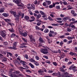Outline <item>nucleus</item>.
<instances>
[{
	"label": "nucleus",
	"instance_id": "nucleus-1",
	"mask_svg": "<svg viewBox=\"0 0 77 77\" xmlns=\"http://www.w3.org/2000/svg\"><path fill=\"white\" fill-rule=\"evenodd\" d=\"M45 48H44L43 49H42L40 50V52L43 53V54H47L48 53H49L48 52V50H49V48L48 47H45Z\"/></svg>",
	"mask_w": 77,
	"mask_h": 77
},
{
	"label": "nucleus",
	"instance_id": "nucleus-2",
	"mask_svg": "<svg viewBox=\"0 0 77 77\" xmlns=\"http://www.w3.org/2000/svg\"><path fill=\"white\" fill-rule=\"evenodd\" d=\"M13 2L14 3H15L16 4H18L17 5L19 7H23V6H24L23 4L20 2L19 0H13Z\"/></svg>",
	"mask_w": 77,
	"mask_h": 77
},
{
	"label": "nucleus",
	"instance_id": "nucleus-3",
	"mask_svg": "<svg viewBox=\"0 0 77 77\" xmlns=\"http://www.w3.org/2000/svg\"><path fill=\"white\" fill-rule=\"evenodd\" d=\"M1 36L3 38H6V31L5 30H2L1 32Z\"/></svg>",
	"mask_w": 77,
	"mask_h": 77
},
{
	"label": "nucleus",
	"instance_id": "nucleus-4",
	"mask_svg": "<svg viewBox=\"0 0 77 77\" xmlns=\"http://www.w3.org/2000/svg\"><path fill=\"white\" fill-rule=\"evenodd\" d=\"M17 42H14L13 44V47H8V48L9 49H12L13 50H16V47H17Z\"/></svg>",
	"mask_w": 77,
	"mask_h": 77
},
{
	"label": "nucleus",
	"instance_id": "nucleus-5",
	"mask_svg": "<svg viewBox=\"0 0 77 77\" xmlns=\"http://www.w3.org/2000/svg\"><path fill=\"white\" fill-rule=\"evenodd\" d=\"M61 76L62 77H72V76L69 75V74L67 72L63 73Z\"/></svg>",
	"mask_w": 77,
	"mask_h": 77
},
{
	"label": "nucleus",
	"instance_id": "nucleus-6",
	"mask_svg": "<svg viewBox=\"0 0 77 77\" xmlns=\"http://www.w3.org/2000/svg\"><path fill=\"white\" fill-rule=\"evenodd\" d=\"M21 11H19L17 14V17L16 18V20L17 21H18L19 19V17H21Z\"/></svg>",
	"mask_w": 77,
	"mask_h": 77
},
{
	"label": "nucleus",
	"instance_id": "nucleus-7",
	"mask_svg": "<svg viewBox=\"0 0 77 77\" xmlns=\"http://www.w3.org/2000/svg\"><path fill=\"white\" fill-rule=\"evenodd\" d=\"M10 13L11 14H13L14 17H17V14H16V12H15L12 10H11L10 11Z\"/></svg>",
	"mask_w": 77,
	"mask_h": 77
},
{
	"label": "nucleus",
	"instance_id": "nucleus-8",
	"mask_svg": "<svg viewBox=\"0 0 77 77\" xmlns=\"http://www.w3.org/2000/svg\"><path fill=\"white\" fill-rule=\"evenodd\" d=\"M9 76L11 77H18V75L16 74L13 75L12 74H11L9 75Z\"/></svg>",
	"mask_w": 77,
	"mask_h": 77
},
{
	"label": "nucleus",
	"instance_id": "nucleus-9",
	"mask_svg": "<svg viewBox=\"0 0 77 77\" xmlns=\"http://www.w3.org/2000/svg\"><path fill=\"white\" fill-rule=\"evenodd\" d=\"M2 15L5 17H8L9 16V14L4 13L2 14Z\"/></svg>",
	"mask_w": 77,
	"mask_h": 77
},
{
	"label": "nucleus",
	"instance_id": "nucleus-10",
	"mask_svg": "<svg viewBox=\"0 0 77 77\" xmlns=\"http://www.w3.org/2000/svg\"><path fill=\"white\" fill-rule=\"evenodd\" d=\"M49 33H51L52 34V35H56L57 34L56 32L53 31H50Z\"/></svg>",
	"mask_w": 77,
	"mask_h": 77
},
{
	"label": "nucleus",
	"instance_id": "nucleus-11",
	"mask_svg": "<svg viewBox=\"0 0 77 77\" xmlns=\"http://www.w3.org/2000/svg\"><path fill=\"white\" fill-rule=\"evenodd\" d=\"M19 69H20V71H21L22 72H23V69H26V68H24L21 66L19 67Z\"/></svg>",
	"mask_w": 77,
	"mask_h": 77
},
{
	"label": "nucleus",
	"instance_id": "nucleus-12",
	"mask_svg": "<svg viewBox=\"0 0 77 77\" xmlns=\"http://www.w3.org/2000/svg\"><path fill=\"white\" fill-rule=\"evenodd\" d=\"M69 54H70V55H71L72 56H73V55H74V56H77V54L75 53H73L72 52H71L69 53Z\"/></svg>",
	"mask_w": 77,
	"mask_h": 77
},
{
	"label": "nucleus",
	"instance_id": "nucleus-13",
	"mask_svg": "<svg viewBox=\"0 0 77 77\" xmlns=\"http://www.w3.org/2000/svg\"><path fill=\"white\" fill-rule=\"evenodd\" d=\"M21 45L22 48H27V46H25L26 45V43H23V44H22Z\"/></svg>",
	"mask_w": 77,
	"mask_h": 77
},
{
	"label": "nucleus",
	"instance_id": "nucleus-14",
	"mask_svg": "<svg viewBox=\"0 0 77 77\" xmlns=\"http://www.w3.org/2000/svg\"><path fill=\"white\" fill-rule=\"evenodd\" d=\"M14 74H20V71L17 70L15 71V72H13Z\"/></svg>",
	"mask_w": 77,
	"mask_h": 77
},
{
	"label": "nucleus",
	"instance_id": "nucleus-15",
	"mask_svg": "<svg viewBox=\"0 0 77 77\" xmlns=\"http://www.w3.org/2000/svg\"><path fill=\"white\" fill-rule=\"evenodd\" d=\"M31 8H32V9H33V10H35V5H34V4H32L31 5Z\"/></svg>",
	"mask_w": 77,
	"mask_h": 77
},
{
	"label": "nucleus",
	"instance_id": "nucleus-16",
	"mask_svg": "<svg viewBox=\"0 0 77 77\" xmlns=\"http://www.w3.org/2000/svg\"><path fill=\"white\" fill-rule=\"evenodd\" d=\"M70 25L69 26V27H72V30H74V29H75V26L74 25H71V24H72V23H71Z\"/></svg>",
	"mask_w": 77,
	"mask_h": 77
},
{
	"label": "nucleus",
	"instance_id": "nucleus-17",
	"mask_svg": "<svg viewBox=\"0 0 77 77\" xmlns=\"http://www.w3.org/2000/svg\"><path fill=\"white\" fill-rule=\"evenodd\" d=\"M39 40L40 42H44V41L43 40V39H42V38L41 37H39Z\"/></svg>",
	"mask_w": 77,
	"mask_h": 77
},
{
	"label": "nucleus",
	"instance_id": "nucleus-18",
	"mask_svg": "<svg viewBox=\"0 0 77 77\" xmlns=\"http://www.w3.org/2000/svg\"><path fill=\"white\" fill-rule=\"evenodd\" d=\"M2 62H6L7 61V59L5 57H3L2 58Z\"/></svg>",
	"mask_w": 77,
	"mask_h": 77
},
{
	"label": "nucleus",
	"instance_id": "nucleus-19",
	"mask_svg": "<svg viewBox=\"0 0 77 77\" xmlns=\"http://www.w3.org/2000/svg\"><path fill=\"white\" fill-rule=\"evenodd\" d=\"M41 17V15L40 14H38L36 17V18L37 19H39Z\"/></svg>",
	"mask_w": 77,
	"mask_h": 77
},
{
	"label": "nucleus",
	"instance_id": "nucleus-20",
	"mask_svg": "<svg viewBox=\"0 0 77 77\" xmlns=\"http://www.w3.org/2000/svg\"><path fill=\"white\" fill-rule=\"evenodd\" d=\"M53 7H55L54 4L53 3L52 5H50L49 6V8H53Z\"/></svg>",
	"mask_w": 77,
	"mask_h": 77
},
{
	"label": "nucleus",
	"instance_id": "nucleus-21",
	"mask_svg": "<svg viewBox=\"0 0 77 77\" xmlns=\"http://www.w3.org/2000/svg\"><path fill=\"white\" fill-rule=\"evenodd\" d=\"M9 30L11 32H12V33L15 32L14 31V29H13V28H11L9 29Z\"/></svg>",
	"mask_w": 77,
	"mask_h": 77
},
{
	"label": "nucleus",
	"instance_id": "nucleus-22",
	"mask_svg": "<svg viewBox=\"0 0 77 77\" xmlns=\"http://www.w3.org/2000/svg\"><path fill=\"white\" fill-rule=\"evenodd\" d=\"M22 35L23 36H24V37H26V36H27V33L26 32H24L22 33Z\"/></svg>",
	"mask_w": 77,
	"mask_h": 77
},
{
	"label": "nucleus",
	"instance_id": "nucleus-23",
	"mask_svg": "<svg viewBox=\"0 0 77 77\" xmlns=\"http://www.w3.org/2000/svg\"><path fill=\"white\" fill-rule=\"evenodd\" d=\"M73 66V65H72L69 67V69H70V70H71L72 69H73V68H75V66Z\"/></svg>",
	"mask_w": 77,
	"mask_h": 77
},
{
	"label": "nucleus",
	"instance_id": "nucleus-24",
	"mask_svg": "<svg viewBox=\"0 0 77 77\" xmlns=\"http://www.w3.org/2000/svg\"><path fill=\"white\" fill-rule=\"evenodd\" d=\"M24 18L25 20H29V17L27 16H25Z\"/></svg>",
	"mask_w": 77,
	"mask_h": 77
},
{
	"label": "nucleus",
	"instance_id": "nucleus-25",
	"mask_svg": "<svg viewBox=\"0 0 77 77\" xmlns=\"http://www.w3.org/2000/svg\"><path fill=\"white\" fill-rule=\"evenodd\" d=\"M68 18L67 17H64L63 19V21H64V22H66V20H68Z\"/></svg>",
	"mask_w": 77,
	"mask_h": 77
},
{
	"label": "nucleus",
	"instance_id": "nucleus-26",
	"mask_svg": "<svg viewBox=\"0 0 77 77\" xmlns=\"http://www.w3.org/2000/svg\"><path fill=\"white\" fill-rule=\"evenodd\" d=\"M4 12V8H1V9H0V13H2V12Z\"/></svg>",
	"mask_w": 77,
	"mask_h": 77
},
{
	"label": "nucleus",
	"instance_id": "nucleus-27",
	"mask_svg": "<svg viewBox=\"0 0 77 77\" xmlns=\"http://www.w3.org/2000/svg\"><path fill=\"white\" fill-rule=\"evenodd\" d=\"M29 65H30V66L32 68H34V66L32 64V63H29Z\"/></svg>",
	"mask_w": 77,
	"mask_h": 77
},
{
	"label": "nucleus",
	"instance_id": "nucleus-28",
	"mask_svg": "<svg viewBox=\"0 0 77 77\" xmlns=\"http://www.w3.org/2000/svg\"><path fill=\"white\" fill-rule=\"evenodd\" d=\"M35 40L34 38H30V42H35Z\"/></svg>",
	"mask_w": 77,
	"mask_h": 77
},
{
	"label": "nucleus",
	"instance_id": "nucleus-29",
	"mask_svg": "<svg viewBox=\"0 0 77 77\" xmlns=\"http://www.w3.org/2000/svg\"><path fill=\"white\" fill-rule=\"evenodd\" d=\"M61 57H62V58H63L64 57V56H65V54L64 53H63L62 54H61L60 55Z\"/></svg>",
	"mask_w": 77,
	"mask_h": 77
},
{
	"label": "nucleus",
	"instance_id": "nucleus-30",
	"mask_svg": "<svg viewBox=\"0 0 77 77\" xmlns=\"http://www.w3.org/2000/svg\"><path fill=\"white\" fill-rule=\"evenodd\" d=\"M29 60L30 61V62H34L35 60L33 59L32 58H31L29 59Z\"/></svg>",
	"mask_w": 77,
	"mask_h": 77
},
{
	"label": "nucleus",
	"instance_id": "nucleus-31",
	"mask_svg": "<svg viewBox=\"0 0 77 77\" xmlns=\"http://www.w3.org/2000/svg\"><path fill=\"white\" fill-rule=\"evenodd\" d=\"M48 19L49 20H50V21H53V19L51 18V17L50 16H49L48 17Z\"/></svg>",
	"mask_w": 77,
	"mask_h": 77
},
{
	"label": "nucleus",
	"instance_id": "nucleus-32",
	"mask_svg": "<svg viewBox=\"0 0 77 77\" xmlns=\"http://www.w3.org/2000/svg\"><path fill=\"white\" fill-rule=\"evenodd\" d=\"M51 2L50 1H47V3L48 5H50L51 4Z\"/></svg>",
	"mask_w": 77,
	"mask_h": 77
},
{
	"label": "nucleus",
	"instance_id": "nucleus-33",
	"mask_svg": "<svg viewBox=\"0 0 77 77\" xmlns=\"http://www.w3.org/2000/svg\"><path fill=\"white\" fill-rule=\"evenodd\" d=\"M34 64L36 66H39V63L38 62L35 61H34Z\"/></svg>",
	"mask_w": 77,
	"mask_h": 77
},
{
	"label": "nucleus",
	"instance_id": "nucleus-34",
	"mask_svg": "<svg viewBox=\"0 0 77 77\" xmlns=\"http://www.w3.org/2000/svg\"><path fill=\"white\" fill-rule=\"evenodd\" d=\"M67 38L68 39H74V37H67Z\"/></svg>",
	"mask_w": 77,
	"mask_h": 77
},
{
	"label": "nucleus",
	"instance_id": "nucleus-35",
	"mask_svg": "<svg viewBox=\"0 0 77 77\" xmlns=\"http://www.w3.org/2000/svg\"><path fill=\"white\" fill-rule=\"evenodd\" d=\"M16 35L15 34L13 33L11 35V38H14L15 36Z\"/></svg>",
	"mask_w": 77,
	"mask_h": 77
},
{
	"label": "nucleus",
	"instance_id": "nucleus-36",
	"mask_svg": "<svg viewBox=\"0 0 77 77\" xmlns=\"http://www.w3.org/2000/svg\"><path fill=\"white\" fill-rule=\"evenodd\" d=\"M72 70H73V72H75V71H77V69L75 67L73 68V69H72Z\"/></svg>",
	"mask_w": 77,
	"mask_h": 77
},
{
	"label": "nucleus",
	"instance_id": "nucleus-37",
	"mask_svg": "<svg viewBox=\"0 0 77 77\" xmlns=\"http://www.w3.org/2000/svg\"><path fill=\"white\" fill-rule=\"evenodd\" d=\"M21 63L23 65V66L25 65L26 64V62L25 61H21Z\"/></svg>",
	"mask_w": 77,
	"mask_h": 77
},
{
	"label": "nucleus",
	"instance_id": "nucleus-38",
	"mask_svg": "<svg viewBox=\"0 0 77 77\" xmlns=\"http://www.w3.org/2000/svg\"><path fill=\"white\" fill-rule=\"evenodd\" d=\"M22 40H23V41H24L25 42H26V43H27V40H26V39H25V38L22 37Z\"/></svg>",
	"mask_w": 77,
	"mask_h": 77
},
{
	"label": "nucleus",
	"instance_id": "nucleus-39",
	"mask_svg": "<svg viewBox=\"0 0 77 77\" xmlns=\"http://www.w3.org/2000/svg\"><path fill=\"white\" fill-rule=\"evenodd\" d=\"M3 44L4 46V47H6L7 45H8V42H4Z\"/></svg>",
	"mask_w": 77,
	"mask_h": 77
},
{
	"label": "nucleus",
	"instance_id": "nucleus-40",
	"mask_svg": "<svg viewBox=\"0 0 77 77\" xmlns=\"http://www.w3.org/2000/svg\"><path fill=\"white\" fill-rule=\"evenodd\" d=\"M23 66L24 68H27V69H28V68H29V67H28V66L26 65V64H25L24 65H23Z\"/></svg>",
	"mask_w": 77,
	"mask_h": 77
},
{
	"label": "nucleus",
	"instance_id": "nucleus-41",
	"mask_svg": "<svg viewBox=\"0 0 77 77\" xmlns=\"http://www.w3.org/2000/svg\"><path fill=\"white\" fill-rule=\"evenodd\" d=\"M34 5H38V1L35 0L34 2Z\"/></svg>",
	"mask_w": 77,
	"mask_h": 77
},
{
	"label": "nucleus",
	"instance_id": "nucleus-42",
	"mask_svg": "<svg viewBox=\"0 0 77 77\" xmlns=\"http://www.w3.org/2000/svg\"><path fill=\"white\" fill-rule=\"evenodd\" d=\"M44 32L46 33H48V30L47 29H45L44 31Z\"/></svg>",
	"mask_w": 77,
	"mask_h": 77
},
{
	"label": "nucleus",
	"instance_id": "nucleus-43",
	"mask_svg": "<svg viewBox=\"0 0 77 77\" xmlns=\"http://www.w3.org/2000/svg\"><path fill=\"white\" fill-rule=\"evenodd\" d=\"M31 51L32 53H33V54H36V52L35 51H34L33 50H31Z\"/></svg>",
	"mask_w": 77,
	"mask_h": 77
},
{
	"label": "nucleus",
	"instance_id": "nucleus-44",
	"mask_svg": "<svg viewBox=\"0 0 77 77\" xmlns=\"http://www.w3.org/2000/svg\"><path fill=\"white\" fill-rule=\"evenodd\" d=\"M61 75H60V72H58L57 73V76L58 77H60V76Z\"/></svg>",
	"mask_w": 77,
	"mask_h": 77
},
{
	"label": "nucleus",
	"instance_id": "nucleus-45",
	"mask_svg": "<svg viewBox=\"0 0 77 77\" xmlns=\"http://www.w3.org/2000/svg\"><path fill=\"white\" fill-rule=\"evenodd\" d=\"M25 57L26 59H29V57H28V55L26 54L25 55Z\"/></svg>",
	"mask_w": 77,
	"mask_h": 77
},
{
	"label": "nucleus",
	"instance_id": "nucleus-46",
	"mask_svg": "<svg viewBox=\"0 0 77 77\" xmlns=\"http://www.w3.org/2000/svg\"><path fill=\"white\" fill-rule=\"evenodd\" d=\"M18 75V77H23V75L21 73L19 74V75Z\"/></svg>",
	"mask_w": 77,
	"mask_h": 77
},
{
	"label": "nucleus",
	"instance_id": "nucleus-47",
	"mask_svg": "<svg viewBox=\"0 0 77 77\" xmlns=\"http://www.w3.org/2000/svg\"><path fill=\"white\" fill-rule=\"evenodd\" d=\"M67 30L68 32H71V29H70V28H67Z\"/></svg>",
	"mask_w": 77,
	"mask_h": 77
},
{
	"label": "nucleus",
	"instance_id": "nucleus-48",
	"mask_svg": "<svg viewBox=\"0 0 77 77\" xmlns=\"http://www.w3.org/2000/svg\"><path fill=\"white\" fill-rule=\"evenodd\" d=\"M45 62L46 63H47L50 64V61L48 60H46L45 61Z\"/></svg>",
	"mask_w": 77,
	"mask_h": 77
},
{
	"label": "nucleus",
	"instance_id": "nucleus-49",
	"mask_svg": "<svg viewBox=\"0 0 77 77\" xmlns=\"http://www.w3.org/2000/svg\"><path fill=\"white\" fill-rule=\"evenodd\" d=\"M40 13L41 14V15H43L45 14L44 12L41 11H40Z\"/></svg>",
	"mask_w": 77,
	"mask_h": 77
},
{
	"label": "nucleus",
	"instance_id": "nucleus-50",
	"mask_svg": "<svg viewBox=\"0 0 77 77\" xmlns=\"http://www.w3.org/2000/svg\"><path fill=\"white\" fill-rule=\"evenodd\" d=\"M56 9H60V6H59V5L57 6L56 7Z\"/></svg>",
	"mask_w": 77,
	"mask_h": 77
},
{
	"label": "nucleus",
	"instance_id": "nucleus-51",
	"mask_svg": "<svg viewBox=\"0 0 77 77\" xmlns=\"http://www.w3.org/2000/svg\"><path fill=\"white\" fill-rule=\"evenodd\" d=\"M26 72H30V73H31L32 71H30V70L27 69L26 70Z\"/></svg>",
	"mask_w": 77,
	"mask_h": 77
},
{
	"label": "nucleus",
	"instance_id": "nucleus-52",
	"mask_svg": "<svg viewBox=\"0 0 77 77\" xmlns=\"http://www.w3.org/2000/svg\"><path fill=\"white\" fill-rule=\"evenodd\" d=\"M35 57L36 60H39V57H38V55L36 56Z\"/></svg>",
	"mask_w": 77,
	"mask_h": 77
},
{
	"label": "nucleus",
	"instance_id": "nucleus-53",
	"mask_svg": "<svg viewBox=\"0 0 77 77\" xmlns=\"http://www.w3.org/2000/svg\"><path fill=\"white\" fill-rule=\"evenodd\" d=\"M41 24V23L40 22H38L37 23V26H40Z\"/></svg>",
	"mask_w": 77,
	"mask_h": 77
},
{
	"label": "nucleus",
	"instance_id": "nucleus-54",
	"mask_svg": "<svg viewBox=\"0 0 77 77\" xmlns=\"http://www.w3.org/2000/svg\"><path fill=\"white\" fill-rule=\"evenodd\" d=\"M72 15L73 17H76V16H77V14L75 13L74 14H73Z\"/></svg>",
	"mask_w": 77,
	"mask_h": 77
},
{
	"label": "nucleus",
	"instance_id": "nucleus-55",
	"mask_svg": "<svg viewBox=\"0 0 77 77\" xmlns=\"http://www.w3.org/2000/svg\"><path fill=\"white\" fill-rule=\"evenodd\" d=\"M49 37H51L52 36H53V35L51 33H49Z\"/></svg>",
	"mask_w": 77,
	"mask_h": 77
},
{
	"label": "nucleus",
	"instance_id": "nucleus-56",
	"mask_svg": "<svg viewBox=\"0 0 77 77\" xmlns=\"http://www.w3.org/2000/svg\"><path fill=\"white\" fill-rule=\"evenodd\" d=\"M47 17V15L45 14V13L44 14H43L42 17H43V18H44L45 17Z\"/></svg>",
	"mask_w": 77,
	"mask_h": 77
},
{
	"label": "nucleus",
	"instance_id": "nucleus-57",
	"mask_svg": "<svg viewBox=\"0 0 77 77\" xmlns=\"http://www.w3.org/2000/svg\"><path fill=\"white\" fill-rule=\"evenodd\" d=\"M30 18L31 19H32V20H35V18L33 16L31 17Z\"/></svg>",
	"mask_w": 77,
	"mask_h": 77
},
{
	"label": "nucleus",
	"instance_id": "nucleus-58",
	"mask_svg": "<svg viewBox=\"0 0 77 77\" xmlns=\"http://www.w3.org/2000/svg\"><path fill=\"white\" fill-rule=\"evenodd\" d=\"M63 4L64 5H67V3L66 2L64 1L63 2Z\"/></svg>",
	"mask_w": 77,
	"mask_h": 77
},
{
	"label": "nucleus",
	"instance_id": "nucleus-59",
	"mask_svg": "<svg viewBox=\"0 0 77 77\" xmlns=\"http://www.w3.org/2000/svg\"><path fill=\"white\" fill-rule=\"evenodd\" d=\"M35 12L36 14H39V11H38V10L35 11Z\"/></svg>",
	"mask_w": 77,
	"mask_h": 77
},
{
	"label": "nucleus",
	"instance_id": "nucleus-60",
	"mask_svg": "<svg viewBox=\"0 0 77 77\" xmlns=\"http://www.w3.org/2000/svg\"><path fill=\"white\" fill-rule=\"evenodd\" d=\"M29 13L30 14V15H33V14L32 13V11H29Z\"/></svg>",
	"mask_w": 77,
	"mask_h": 77
},
{
	"label": "nucleus",
	"instance_id": "nucleus-61",
	"mask_svg": "<svg viewBox=\"0 0 77 77\" xmlns=\"http://www.w3.org/2000/svg\"><path fill=\"white\" fill-rule=\"evenodd\" d=\"M52 52L53 53H58V51H52Z\"/></svg>",
	"mask_w": 77,
	"mask_h": 77
},
{
	"label": "nucleus",
	"instance_id": "nucleus-62",
	"mask_svg": "<svg viewBox=\"0 0 77 77\" xmlns=\"http://www.w3.org/2000/svg\"><path fill=\"white\" fill-rule=\"evenodd\" d=\"M37 19L36 20V21H37V22H41V20L40 19Z\"/></svg>",
	"mask_w": 77,
	"mask_h": 77
},
{
	"label": "nucleus",
	"instance_id": "nucleus-63",
	"mask_svg": "<svg viewBox=\"0 0 77 77\" xmlns=\"http://www.w3.org/2000/svg\"><path fill=\"white\" fill-rule=\"evenodd\" d=\"M75 13V12L73 10L71 11V14H72V15L73 14H74Z\"/></svg>",
	"mask_w": 77,
	"mask_h": 77
},
{
	"label": "nucleus",
	"instance_id": "nucleus-64",
	"mask_svg": "<svg viewBox=\"0 0 77 77\" xmlns=\"http://www.w3.org/2000/svg\"><path fill=\"white\" fill-rule=\"evenodd\" d=\"M56 19L57 20H62V19H61V18H59V17H57L56 18Z\"/></svg>",
	"mask_w": 77,
	"mask_h": 77
}]
</instances>
